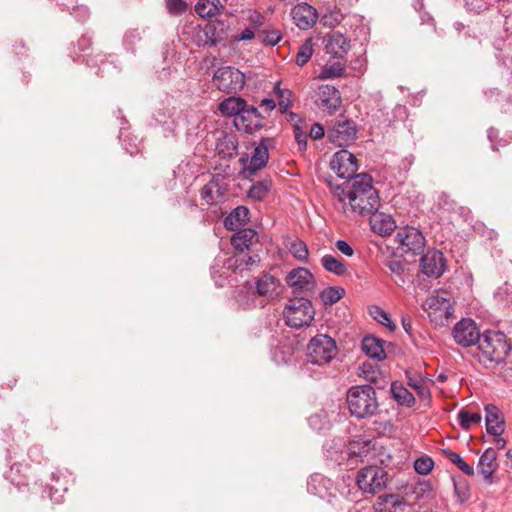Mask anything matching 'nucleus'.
<instances>
[{
  "instance_id": "1",
  "label": "nucleus",
  "mask_w": 512,
  "mask_h": 512,
  "mask_svg": "<svg viewBox=\"0 0 512 512\" xmlns=\"http://www.w3.org/2000/svg\"><path fill=\"white\" fill-rule=\"evenodd\" d=\"M380 197L372 185L371 176L362 173L355 177L351 185L349 213L370 215L378 212Z\"/></svg>"
},
{
  "instance_id": "2",
  "label": "nucleus",
  "mask_w": 512,
  "mask_h": 512,
  "mask_svg": "<svg viewBox=\"0 0 512 512\" xmlns=\"http://www.w3.org/2000/svg\"><path fill=\"white\" fill-rule=\"evenodd\" d=\"M346 399L350 413L360 419L373 416L378 409L376 391L371 385L351 387Z\"/></svg>"
},
{
  "instance_id": "3",
  "label": "nucleus",
  "mask_w": 512,
  "mask_h": 512,
  "mask_svg": "<svg viewBox=\"0 0 512 512\" xmlns=\"http://www.w3.org/2000/svg\"><path fill=\"white\" fill-rule=\"evenodd\" d=\"M477 345L480 352L479 360L484 362L499 364L505 360L510 351L506 336L501 332L483 333Z\"/></svg>"
},
{
  "instance_id": "4",
  "label": "nucleus",
  "mask_w": 512,
  "mask_h": 512,
  "mask_svg": "<svg viewBox=\"0 0 512 512\" xmlns=\"http://www.w3.org/2000/svg\"><path fill=\"white\" fill-rule=\"evenodd\" d=\"M337 346L334 339L326 334L314 336L307 345V361L314 365H325L335 358Z\"/></svg>"
},
{
  "instance_id": "5",
  "label": "nucleus",
  "mask_w": 512,
  "mask_h": 512,
  "mask_svg": "<svg viewBox=\"0 0 512 512\" xmlns=\"http://www.w3.org/2000/svg\"><path fill=\"white\" fill-rule=\"evenodd\" d=\"M283 314L288 326L301 328L311 323L315 311L309 299L305 297H295L289 300Z\"/></svg>"
},
{
  "instance_id": "6",
  "label": "nucleus",
  "mask_w": 512,
  "mask_h": 512,
  "mask_svg": "<svg viewBox=\"0 0 512 512\" xmlns=\"http://www.w3.org/2000/svg\"><path fill=\"white\" fill-rule=\"evenodd\" d=\"M387 476L383 467L370 465L358 471L356 483L364 493L375 494L386 487Z\"/></svg>"
},
{
  "instance_id": "7",
  "label": "nucleus",
  "mask_w": 512,
  "mask_h": 512,
  "mask_svg": "<svg viewBox=\"0 0 512 512\" xmlns=\"http://www.w3.org/2000/svg\"><path fill=\"white\" fill-rule=\"evenodd\" d=\"M213 84L221 92L236 93L245 85L244 74L231 66L218 68L213 75Z\"/></svg>"
},
{
  "instance_id": "8",
  "label": "nucleus",
  "mask_w": 512,
  "mask_h": 512,
  "mask_svg": "<svg viewBox=\"0 0 512 512\" xmlns=\"http://www.w3.org/2000/svg\"><path fill=\"white\" fill-rule=\"evenodd\" d=\"M395 240L403 253L418 254L425 247V237L422 232L411 226L400 228L396 233Z\"/></svg>"
},
{
  "instance_id": "9",
  "label": "nucleus",
  "mask_w": 512,
  "mask_h": 512,
  "mask_svg": "<svg viewBox=\"0 0 512 512\" xmlns=\"http://www.w3.org/2000/svg\"><path fill=\"white\" fill-rule=\"evenodd\" d=\"M263 121L264 116L258 108L247 104V107L234 118L233 123L238 131L253 134L264 127Z\"/></svg>"
},
{
  "instance_id": "10",
  "label": "nucleus",
  "mask_w": 512,
  "mask_h": 512,
  "mask_svg": "<svg viewBox=\"0 0 512 512\" xmlns=\"http://www.w3.org/2000/svg\"><path fill=\"white\" fill-rule=\"evenodd\" d=\"M331 168L339 178L354 179L358 175V164L356 157L347 150L336 152L331 160Z\"/></svg>"
},
{
  "instance_id": "11",
  "label": "nucleus",
  "mask_w": 512,
  "mask_h": 512,
  "mask_svg": "<svg viewBox=\"0 0 512 512\" xmlns=\"http://www.w3.org/2000/svg\"><path fill=\"white\" fill-rule=\"evenodd\" d=\"M286 282L295 295L312 292L316 284L313 274L303 267L291 270L286 277Z\"/></svg>"
},
{
  "instance_id": "12",
  "label": "nucleus",
  "mask_w": 512,
  "mask_h": 512,
  "mask_svg": "<svg viewBox=\"0 0 512 512\" xmlns=\"http://www.w3.org/2000/svg\"><path fill=\"white\" fill-rule=\"evenodd\" d=\"M328 137L339 147L348 146L357 138V127L352 120L337 121L333 127L328 130Z\"/></svg>"
},
{
  "instance_id": "13",
  "label": "nucleus",
  "mask_w": 512,
  "mask_h": 512,
  "mask_svg": "<svg viewBox=\"0 0 512 512\" xmlns=\"http://www.w3.org/2000/svg\"><path fill=\"white\" fill-rule=\"evenodd\" d=\"M455 342L463 347H469L478 344L481 334L476 323L471 319H462L453 328L452 331Z\"/></svg>"
},
{
  "instance_id": "14",
  "label": "nucleus",
  "mask_w": 512,
  "mask_h": 512,
  "mask_svg": "<svg viewBox=\"0 0 512 512\" xmlns=\"http://www.w3.org/2000/svg\"><path fill=\"white\" fill-rule=\"evenodd\" d=\"M420 267L428 277L438 278L446 269V259L439 250H428L420 259Z\"/></svg>"
},
{
  "instance_id": "15",
  "label": "nucleus",
  "mask_w": 512,
  "mask_h": 512,
  "mask_svg": "<svg viewBox=\"0 0 512 512\" xmlns=\"http://www.w3.org/2000/svg\"><path fill=\"white\" fill-rule=\"evenodd\" d=\"M290 14L293 23L302 30L311 28L318 19L317 10L306 2L295 5Z\"/></svg>"
},
{
  "instance_id": "16",
  "label": "nucleus",
  "mask_w": 512,
  "mask_h": 512,
  "mask_svg": "<svg viewBox=\"0 0 512 512\" xmlns=\"http://www.w3.org/2000/svg\"><path fill=\"white\" fill-rule=\"evenodd\" d=\"M317 105L328 113H333L341 105V96L338 89L331 85H321L318 92Z\"/></svg>"
},
{
  "instance_id": "17",
  "label": "nucleus",
  "mask_w": 512,
  "mask_h": 512,
  "mask_svg": "<svg viewBox=\"0 0 512 512\" xmlns=\"http://www.w3.org/2000/svg\"><path fill=\"white\" fill-rule=\"evenodd\" d=\"M484 410L487 433L500 437L505 431V420L502 411L493 404L485 405Z\"/></svg>"
},
{
  "instance_id": "18",
  "label": "nucleus",
  "mask_w": 512,
  "mask_h": 512,
  "mask_svg": "<svg viewBox=\"0 0 512 512\" xmlns=\"http://www.w3.org/2000/svg\"><path fill=\"white\" fill-rule=\"evenodd\" d=\"M272 138H263L254 148L248 170L250 173H256L258 170L266 166L269 160V147L272 145Z\"/></svg>"
},
{
  "instance_id": "19",
  "label": "nucleus",
  "mask_w": 512,
  "mask_h": 512,
  "mask_svg": "<svg viewBox=\"0 0 512 512\" xmlns=\"http://www.w3.org/2000/svg\"><path fill=\"white\" fill-rule=\"evenodd\" d=\"M350 49V41L341 33L330 35L326 43V52L336 59H344Z\"/></svg>"
},
{
  "instance_id": "20",
  "label": "nucleus",
  "mask_w": 512,
  "mask_h": 512,
  "mask_svg": "<svg viewBox=\"0 0 512 512\" xmlns=\"http://www.w3.org/2000/svg\"><path fill=\"white\" fill-rule=\"evenodd\" d=\"M278 280L271 274H263L255 282L254 293L257 296L267 300L273 299L277 295Z\"/></svg>"
},
{
  "instance_id": "21",
  "label": "nucleus",
  "mask_w": 512,
  "mask_h": 512,
  "mask_svg": "<svg viewBox=\"0 0 512 512\" xmlns=\"http://www.w3.org/2000/svg\"><path fill=\"white\" fill-rule=\"evenodd\" d=\"M497 454L493 448H488L478 461L479 472L487 483H492V475L497 470Z\"/></svg>"
},
{
  "instance_id": "22",
  "label": "nucleus",
  "mask_w": 512,
  "mask_h": 512,
  "mask_svg": "<svg viewBox=\"0 0 512 512\" xmlns=\"http://www.w3.org/2000/svg\"><path fill=\"white\" fill-rule=\"evenodd\" d=\"M331 193L334 198V208L343 214L349 215L351 188L330 183Z\"/></svg>"
},
{
  "instance_id": "23",
  "label": "nucleus",
  "mask_w": 512,
  "mask_h": 512,
  "mask_svg": "<svg viewBox=\"0 0 512 512\" xmlns=\"http://www.w3.org/2000/svg\"><path fill=\"white\" fill-rule=\"evenodd\" d=\"M249 221V209L245 206L236 207L224 219V226L229 231H237Z\"/></svg>"
},
{
  "instance_id": "24",
  "label": "nucleus",
  "mask_w": 512,
  "mask_h": 512,
  "mask_svg": "<svg viewBox=\"0 0 512 512\" xmlns=\"http://www.w3.org/2000/svg\"><path fill=\"white\" fill-rule=\"evenodd\" d=\"M370 225L375 233L382 236L391 234L396 227L391 216L377 212L370 214Z\"/></svg>"
},
{
  "instance_id": "25",
  "label": "nucleus",
  "mask_w": 512,
  "mask_h": 512,
  "mask_svg": "<svg viewBox=\"0 0 512 512\" xmlns=\"http://www.w3.org/2000/svg\"><path fill=\"white\" fill-rule=\"evenodd\" d=\"M383 344L384 342L379 338L374 336H366L362 340V350L367 356L371 358L383 360L386 358Z\"/></svg>"
},
{
  "instance_id": "26",
  "label": "nucleus",
  "mask_w": 512,
  "mask_h": 512,
  "mask_svg": "<svg viewBox=\"0 0 512 512\" xmlns=\"http://www.w3.org/2000/svg\"><path fill=\"white\" fill-rule=\"evenodd\" d=\"M256 237L257 233L253 229H239L231 237V245L234 247L235 250L243 252L245 249H248L252 245Z\"/></svg>"
},
{
  "instance_id": "27",
  "label": "nucleus",
  "mask_w": 512,
  "mask_h": 512,
  "mask_svg": "<svg viewBox=\"0 0 512 512\" xmlns=\"http://www.w3.org/2000/svg\"><path fill=\"white\" fill-rule=\"evenodd\" d=\"M236 301L240 308L248 310L257 306L263 307V301H258L257 295L254 293L252 286H244L237 292Z\"/></svg>"
},
{
  "instance_id": "28",
  "label": "nucleus",
  "mask_w": 512,
  "mask_h": 512,
  "mask_svg": "<svg viewBox=\"0 0 512 512\" xmlns=\"http://www.w3.org/2000/svg\"><path fill=\"white\" fill-rule=\"evenodd\" d=\"M247 107V102L240 97H229L219 104L220 112L225 116L239 115Z\"/></svg>"
},
{
  "instance_id": "29",
  "label": "nucleus",
  "mask_w": 512,
  "mask_h": 512,
  "mask_svg": "<svg viewBox=\"0 0 512 512\" xmlns=\"http://www.w3.org/2000/svg\"><path fill=\"white\" fill-rule=\"evenodd\" d=\"M223 6L220 0H199L195 5L196 13L202 18H212L221 14Z\"/></svg>"
},
{
  "instance_id": "30",
  "label": "nucleus",
  "mask_w": 512,
  "mask_h": 512,
  "mask_svg": "<svg viewBox=\"0 0 512 512\" xmlns=\"http://www.w3.org/2000/svg\"><path fill=\"white\" fill-rule=\"evenodd\" d=\"M402 506L403 502L398 495L386 494L378 498L375 510L376 512H397Z\"/></svg>"
},
{
  "instance_id": "31",
  "label": "nucleus",
  "mask_w": 512,
  "mask_h": 512,
  "mask_svg": "<svg viewBox=\"0 0 512 512\" xmlns=\"http://www.w3.org/2000/svg\"><path fill=\"white\" fill-rule=\"evenodd\" d=\"M391 394L393 399L402 406L412 407L415 404V397L402 384L394 382L391 384Z\"/></svg>"
},
{
  "instance_id": "32",
  "label": "nucleus",
  "mask_w": 512,
  "mask_h": 512,
  "mask_svg": "<svg viewBox=\"0 0 512 512\" xmlns=\"http://www.w3.org/2000/svg\"><path fill=\"white\" fill-rule=\"evenodd\" d=\"M328 485H330L329 479L321 474H313L308 480L307 490L310 494L323 498L324 492L328 489Z\"/></svg>"
},
{
  "instance_id": "33",
  "label": "nucleus",
  "mask_w": 512,
  "mask_h": 512,
  "mask_svg": "<svg viewBox=\"0 0 512 512\" xmlns=\"http://www.w3.org/2000/svg\"><path fill=\"white\" fill-rule=\"evenodd\" d=\"M423 307L426 310H434L435 312H439V314L442 315L448 312L450 304L445 297H442L438 294H433L426 298Z\"/></svg>"
},
{
  "instance_id": "34",
  "label": "nucleus",
  "mask_w": 512,
  "mask_h": 512,
  "mask_svg": "<svg viewBox=\"0 0 512 512\" xmlns=\"http://www.w3.org/2000/svg\"><path fill=\"white\" fill-rule=\"evenodd\" d=\"M271 188V182L268 180L257 181L251 185L247 191V197L254 201H262Z\"/></svg>"
},
{
  "instance_id": "35",
  "label": "nucleus",
  "mask_w": 512,
  "mask_h": 512,
  "mask_svg": "<svg viewBox=\"0 0 512 512\" xmlns=\"http://www.w3.org/2000/svg\"><path fill=\"white\" fill-rule=\"evenodd\" d=\"M321 264L325 270L338 276L344 275L347 271L344 262L332 255H324L321 259Z\"/></svg>"
},
{
  "instance_id": "36",
  "label": "nucleus",
  "mask_w": 512,
  "mask_h": 512,
  "mask_svg": "<svg viewBox=\"0 0 512 512\" xmlns=\"http://www.w3.org/2000/svg\"><path fill=\"white\" fill-rule=\"evenodd\" d=\"M443 454L453 463L455 464L463 473L466 475L472 476L474 475V468L466 463L460 454L450 450L444 449Z\"/></svg>"
},
{
  "instance_id": "37",
  "label": "nucleus",
  "mask_w": 512,
  "mask_h": 512,
  "mask_svg": "<svg viewBox=\"0 0 512 512\" xmlns=\"http://www.w3.org/2000/svg\"><path fill=\"white\" fill-rule=\"evenodd\" d=\"M345 295V290L342 287L332 286L324 289L321 292V300L325 305H333L338 302Z\"/></svg>"
},
{
  "instance_id": "38",
  "label": "nucleus",
  "mask_w": 512,
  "mask_h": 512,
  "mask_svg": "<svg viewBox=\"0 0 512 512\" xmlns=\"http://www.w3.org/2000/svg\"><path fill=\"white\" fill-rule=\"evenodd\" d=\"M369 313L374 320L383 326L387 327L389 330L394 331L396 329L395 323L391 320L389 314L384 311L379 306H372L369 309Z\"/></svg>"
},
{
  "instance_id": "39",
  "label": "nucleus",
  "mask_w": 512,
  "mask_h": 512,
  "mask_svg": "<svg viewBox=\"0 0 512 512\" xmlns=\"http://www.w3.org/2000/svg\"><path fill=\"white\" fill-rule=\"evenodd\" d=\"M216 147L218 153L223 155V157H232L237 153L236 141L231 136H224L222 139H219Z\"/></svg>"
},
{
  "instance_id": "40",
  "label": "nucleus",
  "mask_w": 512,
  "mask_h": 512,
  "mask_svg": "<svg viewBox=\"0 0 512 512\" xmlns=\"http://www.w3.org/2000/svg\"><path fill=\"white\" fill-rule=\"evenodd\" d=\"M199 38L201 41L199 45L214 46L220 41V37L217 35V30L214 25H206L204 29L199 32Z\"/></svg>"
},
{
  "instance_id": "41",
  "label": "nucleus",
  "mask_w": 512,
  "mask_h": 512,
  "mask_svg": "<svg viewBox=\"0 0 512 512\" xmlns=\"http://www.w3.org/2000/svg\"><path fill=\"white\" fill-rule=\"evenodd\" d=\"M458 420L462 429L469 430L471 425L481 422L482 416L480 413H472L462 409L458 413Z\"/></svg>"
},
{
  "instance_id": "42",
  "label": "nucleus",
  "mask_w": 512,
  "mask_h": 512,
  "mask_svg": "<svg viewBox=\"0 0 512 512\" xmlns=\"http://www.w3.org/2000/svg\"><path fill=\"white\" fill-rule=\"evenodd\" d=\"M313 55L312 39H307L299 48L296 55V64L305 65Z\"/></svg>"
},
{
  "instance_id": "43",
  "label": "nucleus",
  "mask_w": 512,
  "mask_h": 512,
  "mask_svg": "<svg viewBox=\"0 0 512 512\" xmlns=\"http://www.w3.org/2000/svg\"><path fill=\"white\" fill-rule=\"evenodd\" d=\"M291 254L299 261L306 262L308 260L309 251L307 245L301 240H295L290 246Z\"/></svg>"
},
{
  "instance_id": "44",
  "label": "nucleus",
  "mask_w": 512,
  "mask_h": 512,
  "mask_svg": "<svg viewBox=\"0 0 512 512\" xmlns=\"http://www.w3.org/2000/svg\"><path fill=\"white\" fill-rule=\"evenodd\" d=\"M211 183H213V192L216 197V202H223L226 199L228 188L227 184L224 183L223 178L219 175L213 177L211 179Z\"/></svg>"
},
{
  "instance_id": "45",
  "label": "nucleus",
  "mask_w": 512,
  "mask_h": 512,
  "mask_svg": "<svg viewBox=\"0 0 512 512\" xmlns=\"http://www.w3.org/2000/svg\"><path fill=\"white\" fill-rule=\"evenodd\" d=\"M343 72H344V66L341 63L336 62L331 65H325L320 72L319 78L320 79L335 78V77L341 76L343 74Z\"/></svg>"
},
{
  "instance_id": "46",
  "label": "nucleus",
  "mask_w": 512,
  "mask_h": 512,
  "mask_svg": "<svg viewBox=\"0 0 512 512\" xmlns=\"http://www.w3.org/2000/svg\"><path fill=\"white\" fill-rule=\"evenodd\" d=\"M385 265L389 269V271L398 278V280H395L396 283L405 282L403 278L405 265L401 260L389 259L386 261Z\"/></svg>"
},
{
  "instance_id": "47",
  "label": "nucleus",
  "mask_w": 512,
  "mask_h": 512,
  "mask_svg": "<svg viewBox=\"0 0 512 512\" xmlns=\"http://www.w3.org/2000/svg\"><path fill=\"white\" fill-rule=\"evenodd\" d=\"M434 467V461L430 457H420L414 462V469L418 474L427 475Z\"/></svg>"
},
{
  "instance_id": "48",
  "label": "nucleus",
  "mask_w": 512,
  "mask_h": 512,
  "mask_svg": "<svg viewBox=\"0 0 512 512\" xmlns=\"http://www.w3.org/2000/svg\"><path fill=\"white\" fill-rule=\"evenodd\" d=\"M262 37V42L266 45L275 46L282 39V33L278 29L263 30L259 34Z\"/></svg>"
},
{
  "instance_id": "49",
  "label": "nucleus",
  "mask_w": 512,
  "mask_h": 512,
  "mask_svg": "<svg viewBox=\"0 0 512 512\" xmlns=\"http://www.w3.org/2000/svg\"><path fill=\"white\" fill-rule=\"evenodd\" d=\"M495 297L507 306H512V285L505 283L504 286L498 288Z\"/></svg>"
},
{
  "instance_id": "50",
  "label": "nucleus",
  "mask_w": 512,
  "mask_h": 512,
  "mask_svg": "<svg viewBox=\"0 0 512 512\" xmlns=\"http://www.w3.org/2000/svg\"><path fill=\"white\" fill-rule=\"evenodd\" d=\"M274 94L277 98L278 104L285 102L292 103V91L280 87V82H277L274 87Z\"/></svg>"
},
{
  "instance_id": "51",
  "label": "nucleus",
  "mask_w": 512,
  "mask_h": 512,
  "mask_svg": "<svg viewBox=\"0 0 512 512\" xmlns=\"http://www.w3.org/2000/svg\"><path fill=\"white\" fill-rule=\"evenodd\" d=\"M264 16L257 12V11H253L250 13V16H249V28L254 32L256 33V31H259V29L263 26L264 24Z\"/></svg>"
},
{
  "instance_id": "52",
  "label": "nucleus",
  "mask_w": 512,
  "mask_h": 512,
  "mask_svg": "<svg viewBox=\"0 0 512 512\" xmlns=\"http://www.w3.org/2000/svg\"><path fill=\"white\" fill-rule=\"evenodd\" d=\"M167 9L171 14L179 15L186 11L187 3L183 0H169Z\"/></svg>"
},
{
  "instance_id": "53",
  "label": "nucleus",
  "mask_w": 512,
  "mask_h": 512,
  "mask_svg": "<svg viewBox=\"0 0 512 512\" xmlns=\"http://www.w3.org/2000/svg\"><path fill=\"white\" fill-rule=\"evenodd\" d=\"M141 40V33L138 29H131L125 33L124 44L129 48L133 49V46Z\"/></svg>"
},
{
  "instance_id": "54",
  "label": "nucleus",
  "mask_w": 512,
  "mask_h": 512,
  "mask_svg": "<svg viewBox=\"0 0 512 512\" xmlns=\"http://www.w3.org/2000/svg\"><path fill=\"white\" fill-rule=\"evenodd\" d=\"M213 183H211V180L202 188L201 190V197L203 200L206 201L207 204L213 205L216 204V197L213 192Z\"/></svg>"
},
{
  "instance_id": "55",
  "label": "nucleus",
  "mask_w": 512,
  "mask_h": 512,
  "mask_svg": "<svg viewBox=\"0 0 512 512\" xmlns=\"http://www.w3.org/2000/svg\"><path fill=\"white\" fill-rule=\"evenodd\" d=\"M293 132H294L295 140L297 142L299 150L305 151L307 149L308 135L305 132L304 128H296V131H293Z\"/></svg>"
},
{
  "instance_id": "56",
  "label": "nucleus",
  "mask_w": 512,
  "mask_h": 512,
  "mask_svg": "<svg viewBox=\"0 0 512 512\" xmlns=\"http://www.w3.org/2000/svg\"><path fill=\"white\" fill-rule=\"evenodd\" d=\"M287 121L293 127V131H296V128H304L303 125L305 121L303 120V118H301L298 114L294 112L288 113Z\"/></svg>"
},
{
  "instance_id": "57",
  "label": "nucleus",
  "mask_w": 512,
  "mask_h": 512,
  "mask_svg": "<svg viewBox=\"0 0 512 512\" xmlns=\"http://www.w3.org/2000/svg\"><path fill=\"white\" fill-rule=\"evenodd\" d=\"M335 246L345 256L351 257L354 254L353 248L345 240H337Z\"/></svg>"
},
{
  "instance_id": "58",
  "label": "nucleus",
  "mask_w": 512,
  "mask_h": 512,
  "mask_svg": "<svg viewBox=\"0 0 512 512\" xmlns=\"http://www.w3.org/2000/svg\"><path fill=\"white\" fill-rule=\"evenodd\" d=\"M324 134H325L324 127L320 123H315L312 125V127L310 129L309 136L314 140H318V139L323 138Z\"/></svg>"
},
{
  "instance_id": "59",
  "label": "nucleus",
  "mask_w": 512,
  "mask_h": 512,
  "mask_svg": "<svg viewBox=\"0 0 512 512\" xmlns=\"http://www.w3.org/2000/svg\"><path fill=\"white\" fill-rule=\"evenodd\" d=\"M73 14L79 21H84L89 17V9L86 6H77L73 9Z\"/></svg>"
},
{
  "instance_id": "60",
  "label": "nucleus",
  "mask_w": 512,
  "mask_h": 512,
  "mask_svg": "<svg viewBox=\"0 0 512 512\" xmlns=\"http://www.w3.org/2000/svg\"><path fill=\"white\" fill-rule=\"evenodd\" d=\"M255 37V33L249 28L246 27L241 33L236 36L237 41H246L252 40Z\"/></svg>"
},
{
  "instance_id": "61",
  "label": "nucleus",
  "mask_w": 512,
  "mask_h": 512,
  "mask_svg": "<svg viewBox=\"0 0 512 512\" xmlns=\"http://www.w3.org/2000/svg\"><path fill=\"white\" fill-rule=\"evenodd\" d=\"M260 107L261 108H264L265 111L267 112H270L272 110L275 109L276 107V102L275 100L271 99V98H264L263 100H261L260 102Z\"/></svg>"
},
{
  "instance_id": "62",
  "label": "nucleus",
  "mask_w": 512,
  "mask_h": 512,
  "mask_svg": "<svg viewBox=\"0 0 512 512\" xmlns=\"http://www.w3.org/2000/svg\"><path fill=\"white\" fill-rule=\"evenodd\" d=\"M259 262H260V257L258 255H252V256H248L246 259H244L243 262L240 263V266L244 265L245 267L250 268L251 266L256 265Z\"/></svg>"
},
{
  "instance_id": "63",
  "label": "nucleus",
  "mask_w": 512,
  "mask_h": 512,
  "mask_svg": "<svg viewBox=\"0 0 512 512\" xmlns=\"http://www.w3.org/2000/svg\"><path fill=\"white\" fill-rule=\"evenodd\" d=\"M401 323H402L403 329L410 335L411 331H412V321H411V318L409 316H403L402 320H401Z\"/></svg>"
},
{
  "instance_id": "64",
  "label": "nucleus",
  "mask_w": 512,
  "mask_h": 512,
  "mask_svg": "<svg viewBox=\"0 0 512 512\" xmlns=\"http://www.w3.org/2000/svg\"><path fill=\"white\" fill-rule=\"evenodd\" d=\"M409 385L412 386L414 389H416L420 394L424 393V391H423L424 387H423V384L421 382L410 380L409 381Z\"/></svg>"
}]
</instances>
